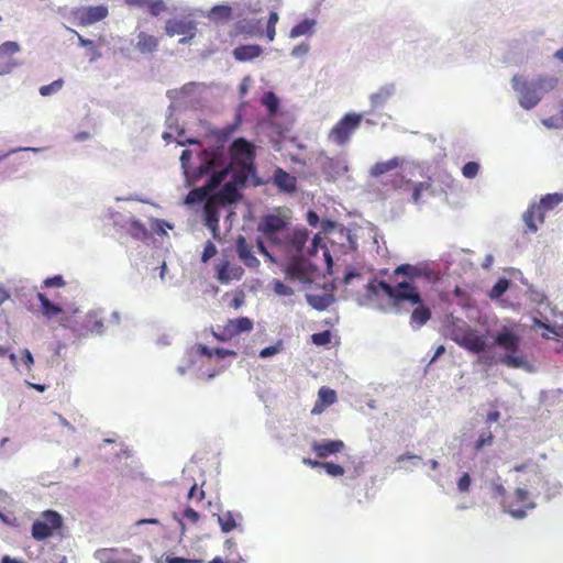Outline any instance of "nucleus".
Here are the masks:
<instances>
[{
  "label": "nucleus",
  "instance_id": "nucleus-41",
  "mask_svg": "<svg viewBox=\"0 0 563 563\" xmlns=\"http://www.w3.org/2000/svg\"><path fill=\"white\" fill-rule=\"evenodd\" d=\"M218 522L220 525L221 530L224 532H230L235 528L234 518L230 512L219 515Z\"/></svg>",
  "mask_w": 563,
  "mask_h": 563
},
{
  "label": "nucleus",
  "instance_id": "nucleus-32",
  "mask_svg": "<svg viewBox=\"0 0 563 563\" xmlns=\"http://www.w3.org/2000/svg\"><path fill=\"white\" fill-rule=\"evenodd\" d=\"M316 26L314 19H302L290 31V37L295 38L306 34H312Z\"/></svg>",
  "mask_w": 563,
  "mask_h": 563
},
{
  "label": "nucleus",
  "instance_id": "nucleus-60",
  "mask_svg": "<svg viewBox=\"0 0 563 563\" xmlns=\"http://www.w3.org/2000/svg\"><path fill=\"white\" fill-rule=\"evenodd\" d=\"M263 49L258 45H249V60L261 56Z\"/></svg>",
  "mask_w": 563,
  "mask_h": 563
},
{
  "label": "nucleus",
  "instance_id": "nucleus-52",
  "mask_svg": "<svg viewBox=\"0 0 563 563\" xmlns=\"http://www.w3.org/2000/svg\"><path fill=\"white\" fill-rule=\"evenodd\" d=\"M44 284L46 287H63L65 286V280L63 276L57 275L46 278Z\"/></svg>",
  "mask_w": 563,
  "mask_h": 563
},
{
  "label": "nucleus",
  "instance_id": "nucleus-20",
  "mask_svg": "<svg viewBox=\"0 0 563 563\" xmlns=\"http://www.w3.org/2000/svg\"><path fill=\"white\" fill-rule=\"evenodd\" d=\"M345 448L341 440H324L312 443V451L318 459H327L332 454L340 453Z\"/></svg>",
  "mask_w": 563,
  "mask_h": 563
},
{
  "label": "nucleus",
  "instance_id": "nucleus-36",
  "mask_svg": "<svg viewBox=\"0 0 563 563\" xmlns=\"http://www.w3.org/2000/svg\"><path fill=\"white\" fill-rule=\"evenodd\" d=\"M196 352L198 355H205V356H208V357H213V356H217L218 358H224L229 355H235V353L233 351H230V350H225V349H214V350H210L208 346H205L202 344H198L196 346Z\"/></svg>",
  "mask_w": 563,
  "mask_h": 563
},
{
  "label": "nucleus",
  "instance_id": "nucleus-27",
  "mask_svg": "<svg viewBox=\"0 0 563 563\" xmlns=\"http://www.w3.org/2000/svg\"><path fill=\"white\" fill-rule=\"evenodd\" d=\"M307 301L313 309L324 310L333 303L334 297L330 292H310L307 294Z\"/></svg>",
  "mask_w": 563,
  "mask_h": 563
},
{
  "label": "nucleus",
  "instance_id": "nucleus-30",
  "mask_svg": "<svg viewBox=\"0 0 563 563\" xmlns=\"http://www.w3.org/2000/svg\"><path fill=\"white\" fill-rule=\"evenodd\" d=\"M261 103L266 108L269 118H274L278 114L280 101L276 93L266 91L261 98Z\"/></svg>",
  "mask_w": 563,
  "mask_h": 563
},
{
  "label": "nucleus",
  "instance_id": "nucleus-59",
  "mask_svg": "<svg viewBox=\"0 0 563 563\" xmlns=\"http://www.w3.org/2000/svg\"><path fill=\"white\" fill-rule=\"evenodd\" d=\"M184 517L191 522H197L199 519L198 512L191 507L185 509Z\"/></svg>",
  "mask_w": 563,
  "mask_h": 563
},
{
  "label": "nucleus",
  "instance_id": "nucleus-61",
  "mask_svg": "<svg viewBox=\"0 0 563 563\" xmlns=\"http://www.w3.org/2000/svg\"><path fill=\"white\" fill-rule=\"evenodd\" d=\"M233 54L238 60L245 62L246 60V46H240L238 48H234Z\"/></svg>",
  "mask_w": 563,
  "mask_h": 563
},
{
  "label": "nucleus",
  "instance_id": "nucleus-22",
  "mask_svg": "<svg viewBox=\"0 0 563 563\" xmlns=\"http://www.w3.org/2000/svg\"><path fill=\"white\" fill-rule=\"evenodd\" d=\"M336 401V394L333 389L321 386L318 390V398L311 409V415H322L327 407Z\"/></svg>",
  "mask_w": 563,
  "mask_h": 563
},
{
  "label": "nucleus",
  "instance_id": "nucleus-7",
  "mask_svg": "<svg viewBox=\"0 0 563 563\" xmlns=\"http://www.w3.org/2000/svg\"><path fill=\"white\" fill-rule=\"evenodd\" d=\"M449 336L461 347L474 354H479L487 347V340L484 335L478 334L477 330L473 329L467 323H454L453 327L450 328Z\"/></svg>",
  "mask_w": 563,
  "mask_h": 563
},
{
  "label": "nucleus",
  "instance_id": "nucleus-1",
  "mask_svg": "<svg viewBox=\"0 0 563 563\" xmlns=\"http://www.w3.org/2000/svg\"><path fill=\"white\" fill-rule=\"evenodd\" d=\"M558 85L555 77H537L528 80L522 76H514L511 86L519 95V103L522 109H533L543 98V95L554 90Z\"/></svg>",
  "mask_w": 563,
  "mask_h": 563
},
{
  "label": "nucleus",
  "instance_id": "nucleus-39",
  "mask_svg": "<svg viewBox=\"0 0 563 563\" xmlns=\"http://www.w3.org/2000/svg\"><path fill=\"white\" fill-rule=\"evenodd\" d=\"M64 87V79H55L48 85L41 86L38 88V93L41 96L47 97L53 93L60 91Z\"/></svg>",
  "mask_w": 563,
  "mask_h": 563
},
{
  "label": "nucleus",
  "instance_id": "nucleus-50",
  "mask_svg": "<svg viewBox=\"0 0 563 563\" xmlns=\"http://www.w3.org/2000/svg\"><path fill=\"white\" fill-rule=\"evenodd\" d=\"M274 291L280 296H290L294 294L292 289L286 286L283 282L274 280Z\"/></svg>",
  "mask_w": 563,
  "mask_h": 563
},
{
  "label": "nucleus",
  "instance_id": "nucleus-54",
  "mask_svg": "<svg viewBox=\"0 0 563 563\" xmlns=\"http://www.w3.org/2000/svg\"><path fill=\"white\" fill-rule=\"evenodd\" d=\"M310 49V46L309 44L307 43H301L299 44L298 46L294 47L292 51H291V55L294 57H300V56H303V55H307L308 52Z\"/></svg>",
  "mask_w": 563,
  "mask_h": 563
},
{
  "label": "nucleus",
  "instance_id": "nucleus-11",
  "mask_svg": "<svg viewBox=\"0 0 563 563\" xmlns=\"http://www.w3.org/2000/svg\"><path fill=\"white\" fill-rule=\"evenodd\" d=\"M246 184V163L242 161L241 168L233 174L232 180L227 183L221 189L214 194L210 199L217 201L220 205H227L236 201L241 198V194L238 191V186H244Z\"/></svg>",
  "mask_w": 563,
  "mask_h": 563
},
{
  "label": "nucleus",
  "instance_id": "nucleus-24",
  "mask_svg": "<svg viewBox=\"0 0 563 563\" xmlns=\"http://www.w3.org/2000/svg\"><path fill=\"white\" fill-rule=\"evenodd\" d=\"M84 334H102L104 321L100 311L93 310L87 312L84 320Z\"/></svg>",
  "mask_w": 563,
  "mask_h": 563
},
{
  "label": "nucleus",
  "instance_id": "nucleus-40",
  "mask_svg": "<svg viewBox=\"0 0 563 563\" xmlns=\"http://www.w3.org/2000/svg\"><path fill=\"white\" fill-rule=\"evenodd\" d=\"M494 443V434L492 431H483L479 433L478 439L474 443V450L476 452L487 448V445H493Z\"/></svg>",
  "mask_w": 563,
  "mask_h": 563
},
{
  "label": "nucleus",
  "instance_id": "nucleus-23",
  "mask_svg": "<svg viewBox=\"0 0 563 563\" xmlns=\"http://www.w3.org/2000/svg\"><path fill=\"white\" fill-rule=\"evenodd\" d=\"M218 202L209 199L203 205V220L205 225L212 231L213 236H218L219 231V216H218Z\"/></svg>",
  "mask_w": 563,
  "mask_h": 563
},
{
  "label": "nucleus",
  "instance_id": "nucleus-15",
  "mask_svg": "<svg viewBox=\"0 0 563 563\" xmlns=\"http://www.w3.org/2000/svg\"><path fill=\"white\" fill-rule=\"evenodd\" d=\"M108 16L109 8L104 4L81 7L73 11V19L79 26L95 24Z\"/></svg>",
  "mask_w": 563,
  "mask_h": 563
},
{
  "label": "nucleus",
  "instance_id": "nucleus-55",
  "mask_svg": "<svg viewBox=\"0 0 563 563\" xmlns=\"http://www.w3.org/2000/svg\"><path fill=\"white\" fill-rule=\"evenodd\" d=\"M188 498L196 499L197 501H201L205 498V493L200 489L198 490L197 485L195 484L191 489L188 490Z\"/></svg>",
  "mask_w": 563,
  "mask_h": 563
},
{
  "label": "nucleus",
  "instance_id": "nucleus-38",
  "mask_svg": "<svg viewBox=\"0 0 563 563\" xmlns=\"http://www.w3.org/2000/svg\"><path fill=\"white\" fill-rule=\"evenodd\" d=\"M398 165H399V161L397 157H393L385 162L376 163L374 165V167L372 168V175L375 177H378V176L383 175L384 173L396 169L398 167Z\"/></svg>",
  "mask_w": 563,
  "mask_h": 563
},
{
  "label": "nucleus",
  "instance_id": "nucleus-13",
  "mask_svg": "<svg viewBox=\"0 0 563 563\" xmlns=\"http://www.w3.org/2000/svg\"><path fill=\"white\" fill-rule=\"evenodd\" d=\"M230 174V169H221L219 172H216L211 175L208 184L194 188L192 190H189V192L186 196L185 202L188 205L198 203L201 201L208 200L211 198V192L217 189L222 181L227 179V177Z\"/></svg>",
  "mask_w": 563,
  "mask_h": 563
},
{
  "label": "nucleus",
  "instance_id": "nucleus-51",
  "mask_svg": "<svg viewBox=\"0 0 563 563\" xmlns=\"http://www.w3.org/2000/svg\"><path fill=\"white\" fill-rule=\"evenodd\" d=\"M236 253L242 261L246 262V239L243 235L236 239Z\"/></svg>",
  "mask_w": 563,
  "mask_h": 563
},
{
  "label": "nucleus",
  "instance_id": "nucleus-44",
  "mask_svg": "<svg viewBox=\"0 0 563 563\" xmlns=\"http://www.w3.org/2000/svg\"><path fill=\"white\" fill-rule=\"evenodd\" d=\"M321 467L324 468L330 476H343L345 473L342 465L332 462H323V466Z\"/></svg>",
  "mask_w": 563,
  "mask_h": 563
},
{
  "label": "nucleus",
  "instance_id": "nucleus-48",
  "mask_svg": "<svg viewBox=\"0 0 563 563\" xmlns=\"http://www.w3.org/2000/svg\"><path fill=\"white\" fill-rule=\"evenodd\" d=\"M233 155H246V139H235L231 145Z\"/></svg>",
  "mask_w": 563,
  "mask_h": 563
},
{
  "label": "nucleus",
  "instance_id": "nucleus-42",
  "mask_svg": "<svg viewBox=\"0 0 563 563\" xmlns=\"http://www.w3.org/2000/svg\"><path fill=\"white\" fill-rule=\"evenodd\" d=\"M509 288V280L507 278H499L493 286L489 295L492 298H498L504 295Z\"/></svg>",
  "mask_w": 563,
  "mask_h": 563
},
{
  "label": "nucleus",
  "instance_id": "nucleus-37",
  "mask_svg": "<svg viewBox=\"0 0 563 563\" xmlns=\"http://www.w3.org/2000/svg\"><path fill=\"white\" fill-rule=\"evenodd\" d=\"M222 299H224L228 307L232 309H238L245 302V292L243 291V289H236L234 292H225Z\"/></svg>",
  "mask_w": 563,
  "mask_h": 563
},
{
  "label": "nucleus",
  "instance_id": "nucleus-62",
  "mask_svg": "<svg viewBox=\"0 0 563 563\" xmlns=\"http://www.w3.org/2000/svg\"><path fill=\"white\" fill-rule=\"evenodd\" d=\"M323 256L327 263V269L330 273L333 266V261L327 246H323Z\"/></svg>",
  "mask_w": 563,
  "mask_h": 563
},
{
  "label": "nucleus",
  "instance_id": "nucleus-29",
  "mask_svg": "<svg viewBox=\"0 0 563 563\" xmlns=\"http://www.w3.org/2000/svg\"><path fill=\"white\" fill-rule=\"evenodd\" d=\"M159 45V41L152 34L141 33L137 34L136 49L141 53H152Z\"/></svg>",
  "mask_w": 563,
  "mask_h": 563
},
{
  "label": "nucleus",
  "instance_id": "nucleus-34",
  "mask_svg": "<svg viewBox=\"0 0 563 563\" xmlns=\"http://www.w3.org/2000/svg\"><path fill=\"white\" fill-rule=\"evenodd\" d=\"M19 49L20 46L18 45V43L11 41L4 42L0 45V59L2 60V63L15 62L14 55L18 53Z\"/></svg>",
  "mask_w": 563,
  "mask_h": 563
},
{
  "label": "nucleus",
  "instance_id": "nucleus-64",
  "mask_svg": "<svg viewBox=\"0 0 563 563\" xmlns=\"http://www.w3.org/2000/svg\"><path fill=\"white\" fill-rule=\"evenodd\" d=\"M277 352H278V347L277 346H268V347L263 349L261 351L260 355L262 357H267L269 355H275Z\"/></svg>",
  "mask_w": 563,
  "mask_h": 563
},
{
  "label": "nucleus",
  "instance_id": "nucleus-28",
  "mask_svg": "<svg viewBox=\"0 0 563 563\" xmlns=\"http://www.w3.org/2000/svg\"><path fill=\"white\" fill-rule=\"evenodd\" d=\"M394 274L395 276H402L408 278V282L411 283L412 285H415L413 280L416 278H421L424 276V272L422 268L408 263L398 265L394 271Z\"/></svg>",
  "mask_w": 563,
  "mask_h": 563
},
{
  "label": "nucleus",
  "instance_id": "nucleus-43",
  "mask_svg": "<svg viewBox=\"0 0 563 563\" xmlns=\"http://www.w3.org/2000/svg\"><path fill=\"white\" fill-rule=\"evenodd\" d=\"M473 478L468 473H463L457 479V490L460 494H467L472 487Z\"/></svg>",
  "mask_w": 563,
  "mask_h": 563
},
{
  "label": "nucleus",
  "instance_id": "nucleus-63",
  "mask_svg": "<svg viewBox=\"0 0 563 563\" xmlns=\"http://www.w3.org/2000/svg\"><path fill=\"white\" fill-rule=\"evenodd\" d=\"M322 242V239L319 236V234H316L312 239V246L309 249V255L313 256L317 252V249L319 246V243Z\"/></svg>",
  "mask_w": 563,
  "mask_h": 563
},
{
  "label": "nucleus",
  "instance_id": "nucleus-57",
  "mask_svg": "<svg viewBox=\"0 0 563 563\" xmlns=\"http://www.w3.org/2000/svg\"><path fill=\"white\" fill-rule=\"evenodd\" d=\"M21 355H22V361H23L24 365H26V367L29 369H31V367L34 365L33 354L30 352V350L24 349L22 351Z\"/></svg>",
  "mask_w": 563,
  "mask_h": 563
},
{
  "label": "nucleus",
  "instance_id": "nucleus-49",
  "mask_svg": "<svg viewBox=\"0 0 563 563\" xmlns=\"http://www.w3.org/2000/svg\"><path fill=\"white\" fill-rule=\"evenodd\" d=\"M312 342L316 345H327L331 341V333L329 330H325L323 332L314 333L311 338Z\"/></svg>",
  "mask_w": 563,
  "mask_h": 563
},
{
  "label": "nucleus",
  "instance_id": "nucleus-25",
  "mask_svg": "<svg viewBox=\"0 0 563 563\" xmlns=\"http://www.w3.org/2000/svg\"><path fill=\"white\" fill-rule=\"evenodd\" d=\"M244 269L241 266L232 264L228 261L222 262L218 266V276L217 278L221 283H229L230 280L240 279L243 277Z\"/></svg>",
  "mask_w": 563,
  "mask_h": 563
},
{
  "label": "nucleus",
  "instance_id": "nucleus-45",
  "mask_svg": "<svg viewBox=\"0 0 563 563\" xmlns=\"http://www.w3.org/2000/svg\"><path fill=\"white\" fill-rule=\"evenodd\" d=\"M478 170H479L478 163L467 162L462 168V174L465 178L472 179L477 176Z\"/></svg>",
  "mask_w": 563,
  "mask_h": 563
},
{
  "label": "nucleus",
  "instance_id": "nucleus-35",
  "mask_svg": "<svg viewBox=\"0 0 563 563\" xmlns=\"http://www.w3.org/2000/svg\"><path fill=\"white\" fill-rule=\"evenodd\" d=\"M37 299L41 303L42 313L47 318H52L53 316L62 312V308L52 303L45 294L37 292Z\"/></svg>",
  "mask_w": 563,
  "mask_h": 563
},
{
  "label": "nucleus",
  "instance_id": "nucleus-56",
  "mask_svg": "<svg viewBox=\"0 0 563 563\" xmlns=\"http://www.w3.org/2000/svg\"><path fill=\"white\" fill-rule=\"evenodd\" d=\"M18 66V62H3L0 64V76L12 73V70Z\"/></svg>",
  "mask_w": 563,
  "mask_h": 563
},
{
  "label": "nucleus",
  "instance_id": "nucleus-3",
  "mask_svg": "<svg viewBox=\"0 0 563 563\" xmlns=\"http://www.w3.org/2000/svg\"><path fill=\"white\" fill-rule=\"evenodd\" d=\"M255 145L249 141V180H252L253 186L267 185L273 180L274 185L284 192L291 194L297 189V178L291 174H288L285 169L277 167L272 177H258L256 176V169L254 166Z\"/></svg>",
  "mask_w": 563,
  "mask_h": 563
},
{
  "label": "nucleus",
  "instance_id": "nucleus-10",
  "mask_svg": "<svg viewBox=\"0 0 563 563\" xmlns=\"http://www.w3.org/2000/svg\"><path fill=\"white\" fill-rule=\"evenodd\" d=\"M406 292L415 294L418 297L417 300L401 299L397 308H401L402 305L406 303L412 307L413 309L410 314V324L413 328L419 329L427 324L431 319V309L424 303L421 292L411 283H409Z\"/></svg>",
  "mask_w": 563,
  "mask_h": 563
},
{
  "label": "nucleus",
  "instance_id": "nucleus-46",
  "mask_svg": "<svg viewBox=\"0 0 563 563\" xmlns=\"http://www.w3.org/2000/svg\"><path fill=\"white\" fill-rule=\"evenodd\" d=\"M69 32H71L75 35H77L80 46L92 48V51H93V58L100 57V53L97 51V46H96L95 41L85 38L84 36H81L79 33H77L74 30H69Z\"/></svg>",
  "mask_w": 563,
  "mask_h": 563
},
{
  "label": "nucleus",
  "instance_id": "nucleus-33",
  "mask_svg": "<svg viewBox=\"0 0 563 563\" xmlns=\"http://www.w3.org/2000/svg\"><path fill=\"white\" fill-rule=\"evenodd\" d=\"M232 16V9L229 5H216L209 12L208 18L214 22H225Z\"/></svg>",
  "mask_w": 563,
  "mask_h": 563
},
{
  "label": "nucleus",
  "instance_id": "nucleus-31",
  "mask_svg": "<svg viewBox=\"0 0 563 563\" xmlns=\"http://www.w3.org/2000/svg\"><path fill=\"white\" fill-rule=\"evenodd\" d=\"M394 93V86L387 85L383 86L378 89L377 92H373L369 95V101H372V104L375 109L380 108L385 104V102L388 101V99Z\"/></svg>",
  "mask_w": 563,
  "mask_h": 563
},
{
  "label": "nucleus",
  "instance_id": "nucleus-9",
  "mask_svg": "<svg viewBox=\"0 0 563 563\" xmlns=\"http://www.w3.org/2000/svg\"><path fill=\"white\" fill-rule=\"evenodd\" d=\"M63 525L64 519L60 514L52 509L44 510L32 523V538L36 541L52 538L63 528Z\"/></svg>",
  "mask_w": 563,
  "mask_h": 563
},
{
  "label": "nucleus",
  "instance_id": "nucleus-16",
  "mask_svg": "<svg viewBox=\"0 0 563 563\" xmlns=\"http://www.w3.org/2000/svg\"><path fill=\"white\" fill-rule=\"evenodd\" d=\"M165 32L168 36L184 35L180 44H187L196 36L197 26L192 20L188 19H169L165 24Z\"/></svg>",
  "mask_w": 563,
  "mask_h": 563
},
{
  "label": "nucleus",
  "instance_id": "nucleus-6",
  "mask_svg": "<svg viewBox=\"0 0 563 563\" xmlns=\"http://www.w3.org/2000/svg\"><path fill=\"white\" fill-rule=\"evenodd\" d=\"M409 282H399L396 286H391L384 280L373 278L365 287V292L368 299L378 297L380 294H385L393 301L395 307L399 306L401 299L417 300L415 294L407 292Z\"/></svg>",
  "mask_w": 563,
  "mask_h": 563
},
{
  "label": "nucleus",
  "instance_id": "nucleus-26",
  "mask_svg": "<svg viewBox=\"0 0 563 563\" xmlns=\"http://www.w3.org/2000/svg\"><path fill=\"white\" fill-rule=\"evenodd\" d=\"M130 7L147 8L152 16H159L166 9L163 0H125Z\"/></svg>",
  "mask_w": 563,
  "mask_h": 563
},
{
  "label": "nucleus",
  "instance_id": "nucleus-12",
  "mask_svg": "<svg viewBox=\"0 0 563 563\" xmlns=\"http://www.w3.org/2000/svg\"><path fill=\"white\" fill-rule=\"evenodd\" d=\"M362 120L363 115L360 113H346L330 130V140L339 145H344L345 143L349 142L352 133L358 129V126L362 123Z\"/></svg>",
  "mask_w": 563,
  "mask_h": 563
},
{
  "label": "nucleus",
  "instance_id": "nucleus-53",
  "mask_svg": "<svg viewBox=\"0 0 563 563\" xmlns=\"http://www.w3.org/2000/svg\"><path fill=\"white\" fill-rule=\"evenodd\" d=\"M430 187L429 184H418L417 186L413 187V191H412V201L415 202H418L421 200V195H422V191L424 189H428Z\"/></svg>",
  "mask_w": 563,
  "mask_h": 563
},
{
  "label": "nucleus",
  "instance_id": "nucleus-18",
  "mask_svg": "<svg viewBox=\"0 0 563 563\" xmlns=\"http://www.w3.org/2000/svg\"><path fill=\"white\" fill-rule=\"evenodd\" d=\"M279 15L277 12H271L268 19L264 24L262 20H258L255 23L249 22V35L262 37L265 35L266 42L271 43L275 40L276 36V25L278 23Z\"/></svg>",
  "mask_w": 563,
  "mask_h": 563
},
{
  "label": "nucleus",
  "instance_id": "nucleus-17",
  "mask_svg": "<svg viewBox=\"0 0 563 563\" xmlns=\"http://www.w3.org/2000/svg\"><path fill=\"white\" fill-rule=\"evenodd\" d=\"M532 508H536V503L530 498V494L523 488H516L512 500L508 504L509 514L515 519H523Z\"/></svg>",
  "mask_w": 563,
  "mask_h": 563
},
{
  "label": "nucleus",
  "instance_id": "nucleus-14",
  "mask_svg": "<svg viewBox=\"0 0 563 563\" xmlns=\"http://www.w3.org/2000/svg\"><path fill=\"white\" fill-rule=\"evenodd\" d=\"M289 263L286 266V277L291 280H298L301 284L312 282L314 269L310 263L302 258V255L287 257Z\"/></svg>",
  "mask_w": 563,
  "mask_h": 563
},
{
  "label": "nucleus",
  "instance_id": "nucleus-8",
  "mask_svg": "<svg viewBox=\"0 0 563 563\" xmlns=\"http://www.w3.org/2000/svg\"><path fill=\"white\" fill-rule=\"evenodd\" d=\"M495 343L507 351V354L500 357V363L509 368H522L526 366L527 361L523 355L516 354L520 346V338L505 329L500 331L496 338Z\"/></svg>",
  "mask_w": 563,
  "mask_h": 563
},
{
  "label": "nucleus",
  "instance_id": "nucleus-5",
  "mask_svg": "<svg viewBox=\"0 0 563 563\" xmlns=\"http://www.w3.org/2000/svg\"><path fill=\"white\" fill-rule=\"evenodd\" d=\"M309 240V231L302 227H291L271 247L283 256L296 257L302 255L303 246Z\"/></svg>",
  "mask_w": 563,
  "mask_h": 563
},
{
  "label": "nucleus",
  "instance_id": "nucleus-21",
  "mask_svg": "<svg viewBox=\"0 0 563 563\" xmlns=\"http://www.w3.org/2000/svg\"><path fill=\"white\" fill-rule=\"evenodd\" d=\"M321 172L330 179H335L347 172L346 162L340 157H325L321 162Z\"/></svg>",
  "mask_w": 563,
  "mask_h": 563
},
{
  "label": "nucleus",
  "instance_id": "nucleus-47",
  "mask_svg": "<svg viewBox=\"0 0 563 563\" xmlns=\"http://www.w3.org/2000/svg\"><path fill=\"white\" fill-rule=\"evenodd\" d=\"M217 254V247L213 242L208 241L205 244L202 253H201V262L208 263L214 255Z\"/></svg>",
  "mask_w": 563,
  "mask_h": 563
},
{
  "label": "nucleus",
  "instance_id": "nucleus-19",
  "mask_svg": "<svg viewBox=\"0 0 563 563\" xmlns=\"http://www.w3.org/2000/svg\"><path fill=\"white\" fill-rule=\"evenodd\" d=\"M246 331V318L229 320L225 325H217L212 329L214 339L219 341H229Z\"/></svg>",
  "mask_w": 563,
  "mask_h": 563
},
{
  "label": "nucleus",
  "instance_id": "nucleus-58",
  "mask_svg": "<svg viewBox=\"0 0 563 563\" xmlns=\"http://www.w3.org/2000/svg\"><path fill=\"white\" fill-rule=\"evenodd\" d=\"M166 563H200L198 560H189L179 556H166Z\"/></svg>",
  "mask_w": 563,
  "mask_h": 563
},
{
  "label": "nucleus",
  "instance_id": "nucleus-4",
  "mask_svg": "<svg viewBox=\"0 0 563 563\" xmlns=\"http://www.w3.org/2000/svg\"><path fill=\"white\" fill-rule=\"evenodd\" d=\"M563 201V195L548 194L539 202H532L523 213L522 219L527 233H537L539 224L543 223L545 213L554 210Z\"/></svg>",
  "mask_w": 563,
  "mask_h": 563
},
{
  "label": "nucleus",
  "instance_id": "nucleus-2",
  "mask_svg": "<svg viewBox=\"0 0 563 563\" xmlns=\"http://www.w3.org/2000/svg\"><path fill=\"white\" fill-rule=\"evenodd\" d=\"M291 229V217L280 209L276 210L275 213H269L262 217L258 224V232L262 234V239L258 240V249L261 253L276 262L274 254L268 252L265 243L272 246L276 243L286 231Z\"/></svg>",
  "mask_w": 563,
  "mask_h": 563
}]
</instances>
